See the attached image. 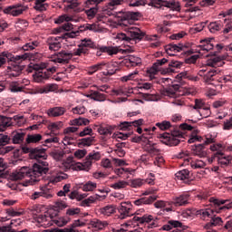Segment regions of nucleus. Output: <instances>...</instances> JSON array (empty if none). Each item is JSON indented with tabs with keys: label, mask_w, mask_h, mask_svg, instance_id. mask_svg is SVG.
<instances>
[{
	"label": "nucleus",
	"mask_w": 232,
	"mask_h": 232,
	"mask_svg": "<svg viewBox=\"0 0 232 232\" xmlns=\"http://www.w3.org/2000/svg\"><path fill=\"white\" fill-rule=\"evenodd\" d=\"M20 155L23 153H29L30 159L37 160L38 163H34L32 168L23 167L19 171L14 172L12 178L14 180H23L26 179V183L34 186L37 184L42 179H44V175H46L50 171L48 168V162L44 161L48 159V154H46V150L41 147L29 148L26 145H22L19 150H17Z\"/></svg>",
	"instance_id": "1"
},
{
	"label": "nucleus",
	"mask_w": 232,
	"mask_h": 232,
	"mask_svg": "<svg viewBox=\"0 0 232 232\" xmlns=\"http://www.w3.org/2000/svg\"><path fill=\"white\" fill-rule=\"evenodd\" d=\"M210 206L212 208L199 209L196 211V216L199 217L202 220H207V218H213L215 213H222L227 209H231L232 203L227 199H220L215 197L208 198Z\"/></svg>",
	"instance_id": "2"
},
{
	"label": "nucleus",
	"mask_w": 232,
	"mask_h": 232,
	"mask_svg": "<svg viewBox=\"0 0 232 232\" xmlns=\"http://www.w3.org/2000/svg\"><path fill=\"white\" fill-rule=\"evenodd\" d=\"M89 48H92V50H100L101 52L108 53V55H117V53L121 52L119 47L97 45L92 41V39L84 38L81 40V44L78 45V48L75 49V54L78 57H81V55H86L89 52Z\"/></svg>",
	"instance_id": "3"
},
{
	"label": "nucleus",
	"mask_w": 232,
	"mask_h": 232,
	"mask_svg": "<svg viewBox=\"0 0 232 232\" xmlns=\"http://www.w3.org/2000/svg\"><path fill=\"white\" fill-rule=\"evenodd\" d=\"M125 34L119 33L117 34V39H119V41H124L125 43H131V41H134L135 43H137V41H142V38L144 37V35H146V34L140 31L139 27L135 26L127 27L125 29Z\"/></svg>",
	"instance_id": "4"
},
{
	"label": "nucleus",
	"mask_w": 232,
	"mask_h": 232,
	"mask_svg": "<svg viewBox=\"0 0 232 232\" xmlns=\"http://www.w3.org/2000/svg\"><path fill=\"white\" fill-rule=\"evenodd\" d=\"M79 35V32L64 33L62 36H51L47 38L46 44L51 52H59L63 46V39H75Z\"/></svg>",
	"instance_id": "5"
},
{
	"label": "nucleus",
	"mask_w": 232,
	"mask_h": 232,
	"mask_svg": "<svg viewBox=\"0 0 232 232\" xmlns=\"http://www.w3.org/2000/svg\"><path fill=\"white\" fill-rule=\"evenodd\" d=\"M160 142L166 144V146H179L180 140L184 139V133L175 129L171 130V133L165 132L160 135Z\"/></svg>",
	"instance_id": "6"
},
{
	"label": "nucleus",
	"mask_w": 232,
	"mask_h": 232,
	"mask_svg": "<svg viewBox=\"0 0 232 232\" xmlns=\"http://www.w3.org/2000/svg\"><path fill=\"white\" fill-rule=\"evenodd\" d=\"M66 179H68V174L64 173L48 177V184L40 188L42 197H44V198H52V197H53V190L48 188V186H50V184H57V182H61V180H66Z\"/></svg>",
	"instance_id": "7"
},
{
	"label": "nucleus",
	"mask_w": 232,
	"mask_h": 232,
	"mask_svg": "<svg viewBox=\"0 0 232 232\" xmlns=\"http://www.w3.org/2000/svg\"><path fill=\"white\" fill-rule=\"evenodd\" d=\"M144 213V208H140V210L136 211V216L133 217L132 220L137 224H150V227H157L159 226V218H155L152 215L144 214L143 216L140 215Z\"/></svg>",
	"instance_id": "8"
},
{
	"label": "nucleus",
	"mask_w": 232,
	"mask_h": 232,
	"mask_svg": "<svg viewBox=\"0 0 232 232\" xmlns=\"http://www.w3.org/2000/svg\"><path fill=\"white\" fill-rule=\"evenodd\" d=\"M73 56H77L75 49L73 51L62 50L59 52L53 59V63H59L60 64H68Z\"/></svg>",
	"instance_id": "9"
},
{
	"label": "nucleus",
	"mask_w": 232,
	"mask_h": 232,
	"mask_svg": "<svg viewBox=\"0 0 232 232\" xmlns=\"http://www.w3.org/2000/svg\"><path fill=\"white\" fill-rule=\"evenodd\" d=\"M144 122L143 119H139L134 121H123L120 124V130H122L123 131H131L133 128H137L136 131L140 135L142 133V128L139 126H142V123Z\"/></svg>",
	"instance_id": "10"
},
{
	"label": "nucleus",
	"mask_w": 232,
	"mask_h": 232,
	"mask_svg": "<svg viewBox=\"0 0 232 232\" xmlns=\"http://www.w3.org/2000/svg\"><path fill=\"white\" fill-rule=\"evenodd\" d=\"M97 160H101V152H90L87 155L85 161L81 165L80 169L83 171H90L92 164H93V162H97Z\"/></svg>",
	"instance_id": "11"
},
{
	"label": "nucleus",
	"mask_w": 232,
	"mask_h": 232,
	"mask_svg": "<svg viewBox=\"0 0 232 232\" xmlns=\"http://www.w3.org/2000/svg\"><path fill=\"white\" fill-rule=\"evenodd\" d=\"M58 30V32H67L66 34H72V32H70L71 30H73V24H72V23H70V21H72V16H68L67 14H63L61 15L57 18V20L55 21L56 24H61V23H64Z\"/></svg>",
	"instance_id": "12"
},
{
	"label": "nucleus",
	"mask_w": 232,
	"mask_h": 232,
	"mask_svg": "<svg viewBox=\"0 0 232 232\" xmlns=\"http://www.w3.org/2000/svg\"><path fill=\"white\" fill-rule=\"evenodd\" d=\"M188 50V45H184V44H169L165 45V52L170 57L175 56V53H179L180 52H186Z\"/></svg>",
	"instance_id": "13"
},
{
	"label": "nucleus",
	"mask_w": 232,
	"mask_h": 232,
	"mask_svg": "<svg viewBox=\"0 0 232 232\" xmlns=\"http://www.w3.org/2000/svg\"><path fill=\"white\" fill-rule=\"evenodd\" d=\"M10 143V137L5 134H0V155H5V153H8V150L2 149L3 146H6V144ZM3 171H5V165L3 164V159H0V175H3Z\"/></svg>",
	"instance_id": "14"
},
{
	"label": "nucleus",
	"mask_w": 232,
	"mask_h": 232,
	"mask_svg": "<svg viewBox=\"0 0 232 232\" xmlns=\"http://www.w3.org/2000/svg\"><path fill=\"white\" fill-rule=\"evenodd\" d=\"M120 213V218L124 219L128 217H133V212H131V203L130 202H122L118 208Z\"/></svg>",
	"instance_id": "15"
},
{
	"label": "nucleus",
	"mask_w": 232,
	"mask_h": 232,
	"mask_svg": "<svg viewBox=\"0 0 232 232\" xmlns=\"http://www.w3.org/2000/svg\"><path fill=\"white\" fill-rule=\"evenodd\" d=\"M187 204H189V195L188 194V192H184L179 196H175L172 198V206H175L176 208L187 206Z\"/></svg>",
	"instance_id": "16"
},
{
	"label": "nucleus",
	"mask_w": 232,
	"mask_h": 232,
	"mask_svg": "<svg viewBox=\"0 0 232 232\" xmlns=\"http://www.w3.org/2000/svg\"><path fill=\"white\" fill-rule=\"evenodd\" d=\"M194 102L195 104L190 106L189 109V115L191 117H195V115H197L198 112H200L202 110L208 107L206 106V102H204V100L196 99Z\"/></svg>",
	"instance_id": "17"
},
{
	"label": "nucleus",
	"mask_w": 232,
	"mask_h": 232,
	"mask_svg": "<svg viewBox=\"0 0 232 232\" xmlns=\"http://www.w3.org/2000/svg\"><path fill=\"white\" fill-rule=\"evenodd\" d=\"M182 87L179 84H172L165 88L162 92V95H165L166 97H177L178 95H180V90Z\"/></svg>",
	"instance_id": "18"
},
{
	"label": "nucleus",
	"mask_w": 232,
	"mask_h": 232,
	"mask_svg": "<svg viewBox=\"0 0 232 232\" xmlns=\"http://www.w3.org/2000/svg\"><path fill=\"white\" fill-rule=\"evenodd\" d=\"M28 10V6L23 5H15L14 6H9L5 9L6 14L13 15L14 17H17L21 15L23 12H26Z\"/></svg>",
	"instance_id": "19"
},
{
	"label": "nucleus",
	"mask_w": 232,
	"mask_h": 232,
	"mask_svg": "<svg viewBox=\"0 0 232 232\" xmlns=\"http://www.w3.org/2000/svg\"><path fill=\"white\" fill-rule=\"evenodd\" d=\"M34 220L41 226H53V223H52V220H53V216H52L48 213L44 214V215H43V214L36 215L34 217Z\"/></svg>",
	"instance_id": "20"
},
{
	"label": "nucleus",
	"mask_w": 232,
	"mask_h": 232,
	"mask_svg": "<svg viewBox=\"0 0 232 232\" xmlns=\"http://www.w3.org/2000/svg\"><path fill=\"white\" fill-rule=\"evenodd\" d=\"M23 73V66L19 64H11L7 67V75L10 79L13 77H19Z\"/></svg>",
	"instance_id": "21"
},
{
	"label": "nucleus",
	"mask_w": 232,
	"mask_h": 232,
	"mask_svg": "<svg viewBox=\"0 0 232 232\" xmlns=\"http://www.w3.org/2000/svg\"><path fill=\"white\" fill-rule=\"evenodd\" d=\"M176 179L182 180L184 184H191V173L187 169L179 170L176 173Z\"/></svg>",
	"instance_id": "22"
},
{
	"label": "nucleus",
	"mask_w": 232,
	"mask_h": 232,
	"mask_svg": "<svg viewBox=\"0 0 232 232\" xmlns=\"http://www.w3.org/2000/svg\"><path fill=\"white\" fill-rule=\"evenodd\" d=\"M123 63L127 68H135V66H140L142 64V60L137 56L130 55Z\"/></svg>",
	"instance_id": "23"
},
{
	"label": "nucleus",
	"mask_w": 232,
	"mask_h": 232,
	"mask_svg": "<svg viewBox=\"0 0 232 232\" xmlns=\"http://www.w3.org/2000/svg\"><path fill=\"white\" fill-rule=\"evenodd\" d=\"M167 63H169V60L166 58L157 60L150 69V73L156 75L159 72H162V66Z\"/></svg>",
	"instance_id": "24"
},
{
	"label": "nucleus",
	"mask_w": 232,
	"mask_h": 232,
	"mask_svg": "<svg viewBox=\"0 0 232 232\" xmlns=\"http://www.w3.org/2000/svg\"><path fill=\"white\" fill-rule=\"evenodd\" d=\"M211 151H217L213 154L211 157L212 160H215L218 159L220 160V159H224V152H222V150H224V145L221 143L214 144L210 146Z\"/></svg>",
	"instance_id": "25"
},
{
	"label": "nucleus",
	"mask_w": 232,
	"mask_h": 232,
	"mask_svg": "<svg viewBox=\"0 0 232 232\" xmlns=\"http://www.w3.org/2000/svg\"><path fill=\"white\" fill-rule=\"evenodd\" d=\"M104 0H88L90 5H99L102 3ZM128 1L131 0H110L108 3V7L110 10H113L114 6H119V5H122V3H128Z\"/></svg>",
	"instance_id": "26"
},
{
	"label": "nucleus",
	"mask_w": 232,
	"mask_h": 232,
	"mask_svg": "<svg viewBox=\"0 0 232 232\" xmlns=\"http://www.w3.org/2000/svg\"><path fill=\"white\" fill-rule=\"evenodd\" d=\"M64 113H66V108L61 106L52 107L47 110L49 117H63Z\"/></svg>",
	"instance_id": "27"
},
{
	"label": "nucleus",
	"mask_w": 232,
	"mask_h": 232,
	"mask_svg": "<svg viewBox=\"0 0 232 232\" xmlns=\"http://www.w3.org/2000/svg\"><path fill=\"white\" fill-rule=\"evenodd\" d=\"M33 78L34 82H44V81H48L50 78V72L42 70L41 72H35L33 74Z\"/></svg>",
	"instance_id": "28"
},
{
	"label": "nucleus",
	"mask_w": 232,
	"mask_h": 232,
	"mask_svg": "<svg viewBox=\"0 0 232 232\" xmlns=\"http://www.w3.org/2000/svg\"><path fill=\"white\" fill-rule=\"evenodd\" d=\"M157 200L156 196H148V197H143L139 199H136L134 201L135 206H148L150 204H153Z\"/></svg>",
	"instance_id": "29"
},
{
	"label": "nucleus",
	"mask_w": 232,
	"mask_h": 232,
	"mask_svg": "<svg viewBox=\"0 0 232 232\" xmlns=\"http://www.w3.org/2000/svg\"><path fill=\"white\" fill-rule=\"evenodd\" d=\"M79 5H81V3H79V0H64L63 1L64 9L67 10V12L70 10L78 12Z\"/></svg>",
	"instance_id": "30"
},
{
	"label": "nucleus",
	"mask_w": 232,
	"mask_h": 232,
	"mask_svg": "<svg viewBox=\"0 0 232 232\" xmlns=\"http://www.w3.org/2000/svg\"><path fill=\"white\" fill-rule=\"evenodd\" d=\"M193 155H196V157H199V159H204L208 157L206 146L204 144L196 145L195 149L193 150Z\"/></svg>",
	"instance_id": "31"
},
{
	"label": "nucleus",
	"mask_w": 232,
	"mask_h": 232,
	"mask_svg": "<svg viewBox=\"0 0 232 232\" xmlns=\"http://www.w3.org/2000/svg\"><path fill=\"white\" fill-rule=\"evenodd\" d=\"M211 41H213V38H207L205 40H201V45L198 46V48H199V51L203 50L204 52H209L210 50H213V48H215V45L211 43Z\"/></svg>",
	"instance_id": "32"
},
{
	"label": "nucleus",
	"mask_w": 232,
	"mask_h": 232,
	"mask_svg": "<svg viewBox=\"0 0 232 232\" xmlns=\"http://www.w3.org/2000/svg\"><path fill=\"white\" fill-rule=\"evenodd\" d=\"M99 198H102V196H99L97 194L89 197L88 198H85L80 202V206L82 208H90L91 204H94V202H97Z\"/></svg>",
	"instance_id": "33"
},
{
	"label": "nucleus",
	"mask_w": 232,
	"mask_h": 232,
	"mask_svg": "<svg viewBox=\"0 0 232 232\" xmlns=\"http://www.w3.org/2000/svg\"><path fill=\"white\" fill-rule=\"evenodd\" d=\"M21 218L12 219L10 225L0 227V232H15L12 226H21Z\"/></svg>",
	"instance_id": "34"
},
{
	"label": "nucleus",
	"mask_w": 232,
	"mask_h": 232,
	"mask_svg": "<svg viewBox=\"0 0 232 232\" xmlns=\"http://www.w3.org/2000/svg\"><path fill=\"white\" fill-rule=\"evenodd\" d=\"M40 45L41 42L38 40H29V42L22 47V50H24V52H32V50H35V48H38Z\"/></svg>",
	"instance_id": "35"
},
{
	"label": "nucleus",
	"mask_w": 232,
	"mask_h": 232,
	"mask_svg": "<svg viewBox=\"0 0 232 232\" xmlns=\"http://www.w3.org/2000/svg\"><path fill=\"white\" fill-rule=\"evenodd\" d=\"M182 63L179 61L172 60L169 63V67L166 69V73H175L176 70L180 69Z\"/></svg>",
	"instance_id": "36"
},
{
	"label": "nucleus",
	"mask_w": 232,
	"mask_h": 232,
	"mask_svg": "<svg viewBox=\"0 0 232 232\" xmlns=\"http://www.w3.org/2000/svg\"><path fill=\"white\" fill-rule=\"evenodd\" d=\"M32 54L30 53H25L24 54L21 55H16V56H12L11 54V58L10 61H13V64H19V63H23V61H26L28 59H31Z\"/></svg>",
	"instance_id": "37"
},
{
	"label": "nucleus",
	"mask_w": 232,
	"mask_h": 232,
	"mask_svg": "<svg viewBox=\"0 0 232 232\" xmlns=\"http://www.w3.org/2000/svg\"><path fill=\"white\" fill-rule=\"evenodd\" d=\"M224 24H222L221 21H216V22H211L208 25V28L211 34H217V32H220L222 30Z\"/></svg>",
	"instance_id": "38"
},
{
	"label": "nucleus",
	"mask_w": 232,
	"mask_h": 232,
	"mask_svg": "<svg viewBox=\"0 0 232 232\" xmlns=\"http://www.w3.org/2000/svg\"><path fill=\"white\" fill-rule=\"evenodd\" d=\"M71 220H72V218H70V217H68V216L56 218H54L53 217L52 222L53 224H56V226H58V227H63V226H66V224H68V222H70Z\"/></svg>",
	"instance_id": "39"
},
{
	"label": "nucleus",
	"mask_w": 232,
	"mask_h": 232,
	"mask_svg": "<svg viewBox=\"0 0 232 232\" xmlns=\"http://www.w3.org/2000/svg\"><path fill=\"white\" fill-rule=\"evenodd\" d=\"M117 128L116 126L107 125L105 127L101 126L98 128V132L100 135H104L105 137H108V135H111L113 133V130Z\"/></svg>",
	"instance_id": "40"
},
{
	"label": "nucleus",
	"mask_w": 232,
	"mask_h": 232,
	"mask_svg": "<svg viewBox=\"0 0 232 232\" xmlns=\"http://www.w3.org/2000/svg\"><path fill=\"white\" fill-rule=\"evenodd\" d=\"M211 116V111L209 107H205L203 110L198 111L197 115L194 116L197 121H202V119H208V117Z\"/></svg>",
	"instance_id": "41"
},
{
	"label": "nucleus",
	"mask_w": 232,
	"mask_h": 232,
	"mask_svg": "<svg viewBox=\"0 0 232 232\" xmlns=\"http://www.w3.org/2000/svg\"><path fill=\"white\" fill-rule=\"evenodd\" d=\"M173 227H182V223L177 220H169L162 227L163 231H171Z\"/></svg>",
	"instance_id": "42"
},
{
	"label": "nucleus",
	"mask_w": 232,
	"mask_h": 232,
	"mask_svg": "<svg viewBox=\"0 0 232 232\" xmlns=\"http://www.w3.org/2000/svg\"><path fill=\"white\" fill-rule=\"evenodd\" d=\"M9 126H12V120L5 116H0V131H5Z\"/></svg>",
	"instance_id": "43"
},
{
	"label": "nucleus",
	"mask_w": 232,
	"mask_h": 232,
	"mask_svg": "<svg viewBox=\"0 0 232 232\" xmlns=\"http://www.w3.org/2000/svg\"><path fill=\"white\" fill-rule=\"evenodd\" d=\"M71 124L72 126H88V124H90V120L79 117L71 121Z\"/></svg>",
	"instance_id": "44"
},
{
	"label": "nucleus",
	"mask_w": 232,
	"mask_h": 232,
	"mask_svg": "<svg viewBox=\"0 0 232 232\" xmlns=\"http://www.w3.org/2000/svg\"><path fill=\"white\" fill-rule=\"evenodd\" d=\"M116 208L113 205H108L104 208H102L100 209V213H102V215H104L105 217H110V215H113V213H115L116 211Z\"/></svg>",
	"instance_id": "45"
},
{
	"label": "nucleus",
	"mask_w": 232,
	"mask_h": 232,
	"mask_svg": "<svg viewBox=\"0 0 232 232\" xmlns=\"http://www.w3.org/2000/svg\"><path fill=\"white\" fill-rule=\"evenodd\" d=\"M40 140H43V136L41 134H29L26 138L27 144H37Z\"/></svg>",
	"instance_id": "46"
},
{
	"label": "nucleus",
	"mask_w": 232,
	"mask_h": 232,
	"mask_svg": "<svg viewBox=\"0 0 232 232\" xmlns=\"http://www.w3.org/2000/svg\"><path fill=\"white\" fill-rule=\"evenodd\" d=\"M218 73V70L212 68L208 70L205 74V82H211L212 81H215V75Z\"/></svg>",
	"instance_id": "47"
},
{
	"label": "nucleus",
	"mask_w": 232,
	"mask_h": 232,
	"mask_svg": "<svg viewBox=\"0 0 232 232\" xmlns=\"http://www.w3.org/2000/svg\"><path fill=\"white\" fill-rule=\"evenodd\" d=\"M164 6L170 8L173 12H180V4L179 2L166 0Z\"/></svg>",
	"instance_id": "48"
},
{
	"label": "nucleus",
	"mask_w": 232,
	"mask_h": 232,
	"mask_svg": "<svg viewBox=\"0 0 232 232\" xmlns=\"http://www.w3.org/2000/svg\"><path fill=\"white\" fill-rule=\"evenodd\" d=\"M155 146H157V144H151V141H150L149 140L146 145V151H148V153H150V155H157L160 153V150L156 149Z\"/></svg>",
	"instance_id": "49"
},
{
	"label": "nucleus",
	"mask_w": 232,
	"mask_h": 232,
	"mask_svg": "<svg viewBox=\"0 0 232 232\" xmlns=\"http://www.w3.org/2000/svg\"><path fill=\"white\" fill-rule=\"evenodd\" d=\"M58 86L55 83H48L42 87L39 92L41 93H50V92H56Z\"/></svg>",
	"instance_id": "50"
},
{
	"label": "nucleus",
	"mask_w": 232,
	"mask_h": 232,
	"mask_svg": "<svg viewBox=\"0 0 232 232\" xmlns=\"http://www.w3.org/2000/svg\"><path fill=\"white\" fill-rule=\"evenodd\" d=\"M93 140H95L93 137H87V138L81 139L78 141V147L82 148V146L84 147L92 146V144H93Z\"/></svg>",
	"instance_id": "51"
},
{
	"label": "nucleus",
	"mask_w": 232,
	"mask_h": 232,
	"mask_svg": "<svg viewBox=\"0 0 232 232\" xmlns=\"http://www.w3.org/2000/svg\"><path fill=\"white\" fill-rule=\"evenodd\" d=\"M81 188L82 189V191H93V189L97 188V183L95 182H92V181H88L85 184H83Z\"/></svg>",
	"instance_id": "52"
},
{
	"label": "nucleus",
	"mask_w": 232,
	"mask_h": 232,
	"mask_svg": "<svg viewBox=\"0 0 232 232\" xmlns=\"http://www.w3.org/2000/svg\"><path fill=\"white\" fill-rule=\"evenodd\" d=\"M208 66H211V68H217V66H222V61L218 57H215L208 61Z\"/></svg>",
	"instance_id": "53"
},
{
	"label": "nucleus",
	"mask_w": 232,
	"mask_h": 232,
	"mask_svg": "<svg viewBox=\"0 0 232 232\" xmlns=\"http://www.w3.org/2000/svg\"><path fill=\"white\" fill-rule=\"evenodd\" d=\"M12 53L8 52H3L0 53V68L1 66H4V64H6V59H11Z\"/></svg>",
	"instance_id": "54"
},
{
	"label": "nucleus",
	"mask_w": 232,
	"mask_h": 232,
	"mask_svg": "<svg viewBox=\"0 0 232 232\" xmlns=\"http://www.w3.org/2000/svg\"><path fill=\"white\" fill-rule=\"evenodd\" d=\"M91 224L96 229H104V227H106V226H108L107 222H102L99 219L92 220Z\"/></svg>",
	"instance_id": "55"
},
{
	"label": "nucleus",
	"mask_w": 232,
	"mask_h": 232,
	"mask_svg": "<svg viewBox=\"0 0 232 232\" xmlns=\"http://www.w3.org/2000/svg\"><path fill=\"white\" fill-rule=\"evenodd\" d=\"M104 66H106V63H100L94 64L89 68V73L91 75H93V73H95V72H99V70H102V68H104Z\"/></svg>",
	"instance_id": "56"
},
{
	"label": "nucleus",
	"mask_w": 232,
	"mask_h": 232,
	"mask_svg": "<svg viewBox=\"0 0 232 232\" xmlns=\"http://www.w3.org/2000/svg\"><path fill=\"white\" fill-rule=\"evenodd\" d=\"M91 95L93 101H98L99 102H103V101H106V95L99 92H94Z\"/></svg>",
	"instance_id": "57"
},
{
	"label": "nucleus",
	"mask_w": 232,
	"mask_h": 232,
	"mask_svg": "<svg viewBox=\"0 0 232 232\" xmlns=\"http://www.w3.org/2000/svg\"><path fill=\"white\" fill-rule=\"evenodd\" d=\"M156 127L161 130V131H166V130H169V128H171V123L168 121H163L156 123Z\"/></svg>",
	"instance_id": "58"
},
{
	"label": "nucleus",
	"mask_w": 232,
	"mask_h": 232,
	"mask_svg": "<svg viewBox=\"0 0 232 232\" xmlns=\"http://www.w3.org/2000/svg\"><path fill=\"white\" fill-rule=\"evenodd\" d=\"M24 140V132H16L13 136V143L14 144H21Z\"/></svg>",
	"instance_id": "59"
},
{
	"label": "nucleus",
	"mask_w": 232,
	"mask_h": 232,
	"mask_svg": "<svg viewBox=\"0 0 232 232\" xmlns=\"http://www.w3.org/2000/svg\"><path fill=\"white\" fill-rule=\"evenodd\" d=\"M127 186H129V183L124 181V180H120L114 184H112L111 186V188H112L113 189H124V188H126Z\"/></svg>",
	"instance_id": "60"
},
{
	"label": "nucleus",
	"mask_w": 232,
	"mask_h": 232,
	"mask_svg": "<svg viewBox=\"0 0 232 232\" xmlns=\"http://www.w3.org/2000/svg\"><path fill=\"white\" fill-rule=\"evenodd\" d=\"M72 111L74 115H83V113H86V107L82 105H79V106H76L75 108H72Z\"/></svg>",
	"instance_id": "61"
},
{
	"label": "nucleus",
	"mask_w": 232,
	"mask_h": 232,
	"mask_svg": "<svg viewBox=\"0 0 232 232\" xmlns=\"http://www.w3.org/2000/svg\"><path fill=\"white\" fill-rule=\"evenodd\" d=\"M144 183H145L144 179H136L130 180V182L129 183V186H130V188H140Z\"/></svg>",
	"instance_id": "62"
},
{
	"label": "nucleus",
	"mask_w": 232,
	"mask_h": 232,
	"mask_svg": "<svg viewBox=\"0 0 232 232\" xmlns=\"http://www.w3.org/2000/svg\"><path fill=\"white\" fill-rule=\"evenodd\" d=\"M53 159H54V160H63V157H64V150H54L53 153Z\"/></svg>",
	"instance_id": "63"
},
{
	"label": "nucleus",
	"mask_w": 232,
	"mask_h": 232,
	"mask_svg": "<svg viewBox=\"0 0 232 232\" xmlns=\"http://www.w3.org/2000/svg\"><path fill=\"white\" fill-rule=\"evenodd\" d=\"M5 212H6V215H8V217H21V215H23V212H19L14 209V208H9L5 209Z\"/></svg>",
	"instance_id": "64"
}]
</instances>
